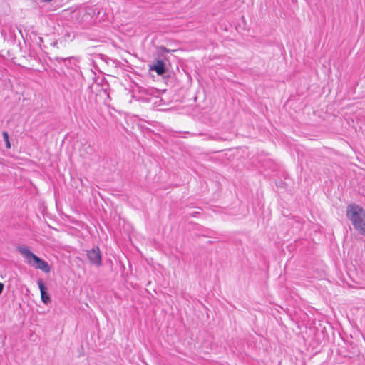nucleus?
Listing matches in <instances>:
<instances>
[{
    "label": "nucleus",
    "mask_w": 365,
    "mask_h": 365,
    "mask_svg": "<svg viewBox=\"0 0 365 365\" xmlns=\"http://www.w3.org/2000/svg\"><path fill=\"white\" fill-rule=\"evenodd\" d=\"M346 216L354 228L359 234L365 236V210L359 205L351 204L346 207Z\"/></svg>",
    "instance_id": "f257e3e1"
},
{
    "label": "nucleus",
    "mask_w": 365,
    "mask_h": 365,
    "mask_svg": "<svg viewBox=\"0 0 365 365\" xmlns=\"http://www.w3.org/2000/svg\"><path fill=\"white\" fill-rule=\"evenodd\" d=\"M16 250L23 255L25 262L35 269H38L45 273L51 271V267L47 262L41 259L33 253L29 247L21 245L16 247Z\"/></svg>",
    "instance_id": "f03ea898"
},
{
    "label": "nucleus",
    "mask_w": 365,
    "mask_h": 365,
    "mask_svg": "<svg viewBox=\"0 0 365 365\" xmlns=\"http://www.w3.org/2000/svg\"><path fill=\"white\" fill-rule=\"evenodd\" d=\"M86 256L91 264L96 267H101L102 265V255L98 247L96 246L91 250H87Z\"/></svg>",
    "instance_id": "7ed1b4c3"
},
{
    "label": "nucleus",
    "mask_w": 365,
    "mask_h": 365,
    "mask_svg": "<svg viewBox=\"0 0 365 365\" xmlns=\"http://www.w3.org/2000/svg\"><path fill=\"white\" fill-rule=\"evenodd\" d=\"M150 69L155 71L158 75H163L166 71L165 63L162 60H158L156 63L150 67Z\"/></svg>",
    "instance_id": "20e7f679"
},
{
    "label": "nucleus",
    "mask_w": 365,
    "mask_h": 365,
    "mask_svg": "<svg viewBox=\"0 0 365 365\" xmlns=\"http://www.w3.org/2000/svg\"><path fill=\"white\" fill-rule=\"evenodd\" d=\"M41 301L44 303V304H48L49 302H51V298H50V296L49 294L47 293L46 291H42V292H41Z\"/></svg>",
    "instance_id": "39448f33"
},
{
    "label": "nucleus",
    "mask_w": 365,
    "mask_h": 365,
    "mask_svg": "<svg viewBox=\"0 0 365 365\" xmlns=\"http://www.w3.org/2000/svg\"><path fill=\"white\" fill-rule=\"evenodd\" d=\"M2 135H3V137H4V140L5 141L6 148H11V144H10L9 137L8 133L6 132V131H4Z\"/></svg>",
    "instance_id": "423d86ee"
},
{
    "label": "nucleus",
    "mask_w": 365,
    "mask_h": 365,
    "mask_svg": "<svg viewBox=\"0 0 365 365\" xmlns=\"http://www.w3.org/2000/svg\"><path fill=\"white\" fill-rule=\"evenodd\" d=\"M38 285L40 289V292H42V291H46V287H45V284L41 279L38 280Z\"/></svg>",
    "instance_id": "0eeeda50"
},
{
    "label": "nucleus",
    "mask_w": 365,
    "mask_h": 365,
    "mask_svg": "<svg viewBox=\"0 0 365 365\" xmlns=\"http://www.w3.org/2000/svg\"><path fill=\"white\" fill-rule=\"evenodd\" d=\"M4 285L3 283L0 282V294L3 292Z\"/></svg>",
    "instance_id": "6e6552de"
},
{
    "label": "nucleus",
    "mask_w": 365,
    "mask_h": 365,
    "mask_svg": "<svg viewBox=\"0 0 365 365\" xmlns=\"http://www.w3.org/2000/svg\"><path fill=\"white\" fill-rule=\"evenodd\" d=\"M197 214H198L197 212H196L195 214L192 215L193 217H196L197 216Z\"/></svg>",
    "instance_id": "1a4fd4ad"
}]
</instances>
